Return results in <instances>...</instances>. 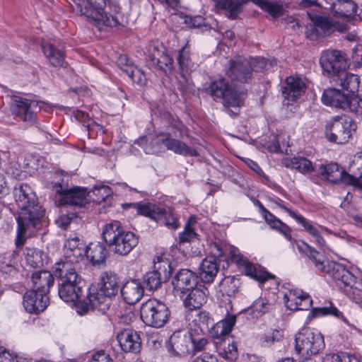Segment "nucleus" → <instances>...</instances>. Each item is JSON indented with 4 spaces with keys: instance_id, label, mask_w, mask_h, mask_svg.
Instances as JSON below:
<instances>
[{
    "instance_id": "1",
    "label": "nucleus",
    "mask_w": 362,
    "mask_h": 362,
    "mask_svg": "<svg viewBox=\"0 0 362 362\" xmlns=\"http://www.w3.org/2000/svg\"><path fill=\"white\" fill-rule=\"evenodd\" d=\"M13 194L20 209L16 218L18 223L16 245L21 246L40 223L45 210L40 205L35 194L28 185L21 184L16 187Z\"/></svg>"
},
{
    "instance_id": "2",
    "label": "nucleus",
    "mask_w": 362,
    "mask_h": 362,
    "mask_svg": "<svg viewBox=\"0 0 362 362\" xmlns=\"http://www.w3.org/2000/svg\"><path fill=\"white\" fill-rule=\"evenodd\" d=\"M357 4L351 0H337L332 3L331 11L335 18H341L343 22L332 21L322 16L313 15L308 12V16L314 25L317 36L329 35L334 31L344 33L349 29L348 23L356 20Z\"/></svg>"
},
{
    "instance_id": "3",
    "label": "nucleus",
    "mask_w": 362,
    "mask_h": 362,
    "mask_svg": "<svg viewBox=\"0 0 362 362\" xmlns=\"http://www.w3.org/2000/svg\"><path fill=\"white\" fill-rule=\"evenodd\" d=\"M72 1L73 9L93 22L99 30L107 27H117L120 24L119 8L115 6L112 13L110 4L107 5V0Z\"/></svg>"
},
{
    "instance_id": "4",
    "label": "nucleus",
    "mask_w": 362,
    "mask_h": 362,
    "mask_svg": "<svg viewBox=\"0 0 362 362\" xmlns=\"http://www.w3.org/2000/svg\"><path fill=\"white\" fill-rule=\"evenodd\" d=\"M53 273L59 279L58 293L64 301L78 303L83 293L81 276L69 263H55Z\"/></svg>"
},
{
    "instance_id": "5",
    "label": "nucleus",
    "mask_w": 362,
    "mask_h": 362,
    "mask_svg": "<svg viewBox=\"0 0 362 362\" xmlns=\"http://www.w3.org/2000/svg\"><path fill=\"white\" fill-rule=\"evenodd\" d=\"M102 236L110 250L119 255H128L138 243L134 233L125 231L118 221L105 224Z\"/></svg>"
},
{
    "instance_id": "6",
    "label": "nucleus",
    "mask_w": 362,
    "mask_h": 362,
    "mask_svg": "<svg viewBox=\"0 0 362 362\" xmlns=\"http://www.w3.org/2000/svg\"><path fill=\"white\" fill-rule=\"evenodd\" d=\"M122 207L124 209L133 207L136 209L139 214L155 220L159 224L164 225L169 229L175 230L180 226L177 217L170 208L164 209L151 203L144 204L138 203L124 204Z\"/></svg>"
},
{
    "instance_id": "7",
    "label": "nucleus",
    "mask_w": 362,
    "mask_h": 362,
    "mask_svg": "<svg viewBox=\"0 0 362 362\" xmlns=\"http://www.w3.org/2000/svg\"><path fill=\"white\" fill-rule=\"evenodd\" d=\"M207 92L214 99L220 98L223 100L224 106L237 107L243 104L245 93L239 90L237 85L231 83L225 78H221L213 81Z\"/></svg>"
},
{
    "instance_id": "8",
    "label": "nucleus",
    "mask_w": 362,
    "mask_h": 362,
    "mask_svg": "<svg viewBox=\"0 0 362 362\" xmlns=\"http://www.w3.org/2000/svg\"><path fill=\"white\" fill-rule=\"evenodd\" d=\"M325 348L324 337L320 332L310 327L302 328L295 338V350L302 357L316 355Z\"/></svg>"
},
{
    "instance_id": "9",
    "label": "nucleus",
    "mask_w": 362,
    "mask_h": 362,
    "mask_svg": "<svg viewBox=\"0 0 362 362\" xmlns=\"http://www.w3.org/2000/svg\"><path fill=\"white\" fill-rule=\"evenodd\" d=\"M332 278L346 295L362 308V282H357L355 276L343 264L334 265Z\"/></svg>"
},
{
    "instance_id": "10",
    "label": "nucleus",
    "mask_w": 362,
    "mask_h": 362,
    "mask_svg": "<svg viewBox=\"0 0 362 362\" xmlns=\"http://www.w3.org/2000/svg\"><path fill=\"white\" fill-rule=\"evenodd\" d=\"M140 315L146 325L160 328L168 321L170 312L164 303L151 298L141 304Z\"/></svg>"
},
{
    "instance_id": "11",
    "label": "nucleus",
    "mask_w": 362,
    "mask_h": 362,
    "mask_svg": "<svg viewBox=\"0 0 362 362\" xmlns=\"http://www.w3.org/2000/svg\"><path fill=\"white\" fill-rule=\"evenodd\" d=\"M320 64L324 70L327 72L329 81L338 76L343 71L349 68L346 54L339 50H328L322 54L320 59Z\"/></svg>"
},
{
    "instance_id": "12",
    "label": "nucleus",
    "mask_w": 362,
    "mask_h": 362,
    "mask_svg": "<svg viewBox=\"0 0 362 362\" xmlns=\"http://www.w3.org/2000/svg\"><path fill=\"white\" fill-rule=\"evenodd\" d=\"M356 124L349 118L334 119L326 128V136L329 141L337 144L348 142Z\"/></svg>"
},
{
    "instance_id": "13",
    "label": "nucleus",
    "mask_w": 362,
    "mask_h": 362,
    "mask_svg": "<svg viewBox=\"0 0 362 362\" xmlns=\"http://www.w3.org/2000/svg\"><path fill=\"white\" fill-rule=\"evenodd\" d=\"M53 190L60 195L59 204L61 205H71L76 206H85L88 202V193L83 187H74L72 188H64L59 182L54 183Z\"/></svg>"
},
{
    "instance_id": "14",
    "label": "nucleus",
    "mask_w": 362,
    "mask_h": 362,
    "mask_svg": "<svg viewBox=\"0 0 362 362\" xmlns=\"http://www.w3.org/2000/svg\"><path fill=\"white\" fill-rule=\"evenodd\" d=\"M42 102L27 98H16L12 104V111L28 125L36 123V114L41 110Z\"/></svg>"
},
{
    "instance_id": "15",
    "label": "nucleus",
    "mask_w": 362,
    "mask_h": 362,
    "mask_svg": "<svg viewBox=\"0 0 362 362\" xmlns=\"http://www.w3.org/2000/svg\"><path fill=\"white\" fill-rule=\"evenodd\" d=\"M226 75L231 81L248 83L252 78V68L250 61L243 57H236L228 62L226 67Z\"/></svg>"
},
{
    "instance_id": "16",
    "label": "nucleus",
    "mask_w": 362,
    "mask_h": 362,
    "mask_svg": "<svg viewBox=\"0 0 362 362\" xmlns=\"http://www.w3.org/2000/svg\"><path fill=\"white\" fill-rule=\"evenodd\" d=\"M155 270L148 272L144 277V282L150 291L156 290L160 287L162 279L165 281L169 279L171 275L172 268L168 259L163 260L158 258L155 262Z\"/></svg>"
},
{
    "instance_id": "17",
    "label": "nucleus",
    "mask_w": 362,
    "mask_h": 362,
    "mask_svg": "<svg viewBox=\"0 0 362 362\" xmlns=\"http://www.w3.org/2000/svg\"><path fill=\"white\" fill-rule=\"evenodd\" d=\"M110 304V298L99 290L90 291L86 300L78 301L76 304L77 312L80 315L86 313L90 309H98L105 312Z\"/></svg>"
},
{
    "instance_id": "18",
    "label": "nucleus",
    "mask_w": 362,
    "mask_h": 362,
    "mask_svg": "<svg viewBox=\"0 0 362 362\" xmlns=\"http://www.w3.org/2000/svg\"><path fill=\"white\" fill-rule=\"evenodd\" d=\"M191 333L177 330L170 337L167 349L173 356L182 357L190 353Z\"/></svg>"
},
{
    "instance_id": "19",
    "label": "nucleus",
    "mask_w": 362,
    "mask_h": 362,
    "mask_svg": "<svg viewBox=\"0 0 362 362\" xmlns=\"http://www.w3.org/2000/svg\"><path fill=\"white\" fill-rule=\"evenodd\" d=\"M87 252V246L78 238H69L64 249V258L57 263H69L73 268L75 264L83 259Z\"/></svg>"
},
{
    "instance_id": "20",
    "label": "nucleus",
    "mask_w": 362,
    "mask_h": 362,
    "mask_svg": "<svg viewBox=\"0 0 362 362\" xmlns=\"http://www.w3.org/2000/svg\"><path fill=\"white\" fill-rule=\"evenodd\" d=\"M49 298L47 293L38 292L32 289L23 296V305L30 313H38L47 307Z\"/></svg>"
},
{
    "instance_id": "21",
    "label": "nucleus",
    "mask_w": 362,
    "mask_h": 362,
    "mask_svg": "<svg viewBox=\"0 0 362 362\" xmlns=\"http://www.w3.org/2000/svg\"><path fill=\"white\" fill-rule=\"evenodd\" d=\"M230 257L232 262L244 268V272L247 276H250L262 283L265 282L271 277L268 273L259 274L256 267L252 265L247 258L239 252L238 250L232 249L230 252Z\"/></svg>"
},
{
    "instance_id": "22",
    "label": "nucleus",
    "mask_w": 362,
    "mask_h": 362,
    "mask_svg": "<svg viewBox=\"0 0 362 362\" xmlns=\"http://www.w3.org/2000/svg\"><path fill=\"white\" fill-rule=\"evenodd\" d=\"M120 293L125 303L134 305L143 297L144 288L139 280L132 279L121 286Z\"/></svg>"
},
{
    "instance_id": "23",
    "label": "nucleus",
    "mask_w": 362,
    "mask_h": 362,
    "mask_svg": "<svg viewBox=\"0 0 362 362\" xmlns=\"http://www.w3.org/2000/svg\"><path fill=\"white\" fill-rule=\"evenodd\" d=\"M305 83L300 77H288L282 90L284 99L288 100L287 104L296 101L305 92Z\"/></svg>"
},
{
    "instance_id": "24",
    "label": "nucleus",
    "mask_w": 362,
    "mask_h": 362,
    "mask_svg": "<svg viewBox=\"0 0 362 362\" xmlns=\"http://www.w3.org/2000/svg\"><path fill=\"white\" fill-rule=\"evenodd\" d=\"M172 284L176 290L185 293L197 286V276L189 269H181L174 276Z\"/></svg>"
},
{
    "instance_id": "25",
    "label": "nucleus",
    "mask_w": 362,
    "mask_h": 362,
    "mask_svg": "<svg viewBox=\"0 0 362 362\" xmlns=\"http://www.w3.org/2000/svg\"><path fill=\"white\" fill-rule=\"evenodd\" d=\"M118 343L124 352H138L141 348V339L136 332L132 329H124L117 337Z\"/></svg>"
},
{
    "instance_id": "26",
    "label": "nucleus",
    "mask_w": 362,
    "mask_h": 362,
    "mask_svg": "<svg viewBox=\"0 0 362 362\" xmlns=\"http://www.w3.org/2000/svg\"><path fill=\"white\" fill-rule=\"evenodd\" d=\"M214 339V346L219 356L226 360L234 361L238 358V349L230 337Z\"/></svg>"
},
{
    "instance_id": "27",
    "label": "nucleus",
    "mask_w": 362,
    "mask_h": 362,
    "mask_svg": "<svg viewBox=\"0 0 362 362\" xmlns=\"http://www.w3.org/2000/svg\"><path fill=\"white\" fill-rule=\"evenodd\" d=\"M218 270L217 259L214 256L206 257L199 267V276L202 282L209 284L214 281Z\"/></svg>"
},
{
    "instance_id": "28",
    "label": "nucleus",
    "mask_w": 362,
    "mask_h": 362,
    "mask_svg": "<svg viewBox=\"0 0 362 362\" xmlns=\"http://www.w3.org/2000/svg\"><path fill=\"white\" fill-rule=\"evenodd\" d=\"M303 245L306 247V255L314 263L316 269L322 272L328 273L332 277L334 265L340 264L329 262L319 252L305 242H303Z\"/></svg>"
},
{
    "instance_id": "29",
    "label": "nucleus",
    "mask_w": 362,
    "mask_h": 362,
    "mask_svg": "<svg viewBox=\"0 0 362 362\" xmlns=\"http://www.w3.org/2000/svg\"><path fill=\"white\" fill-rule=\"evenodd\" d=\"M163 143L168 150L173 151L174 153L182 156H196L197 153L196 150L188 146L185 143L178 139L170 137L157 136L155 143Z\"/></svg>"
},
{
    "instance_id": "30",
    "label": "nucleus",
    "mask_w": 362,
    "mask_h": 362,
    "mask_svg": "<svg viewBox=\"0 0 362 362\" xmlns=\"http://www.w3.org/2000/svg\"><path fill=\"white\" fill-rule=\"evenodd\" d=\"M348 95L339 89L332 88L324 90L321 100L323 104L343 110L347 106Z\"/></svg>"
},
{
    "instance_id": "31",
    "label": "nucleus",
    "mask_w": 362,
    "mask_h": 362,
    "mask_svg": "<svg viewBox=\"0 0 362 362\" xmlns=\"http://www.w3.org/2000/svg\"><path fill=\"white\" fill-rule=\"evenodd\" d=\"M32 289L38 292L48 293L54 284L53 274L47 270H41L32 274Z\"/></svg>"
},
{
    "instance_id": "32",
    "label": "nucleus",
    "mask_w": 362,
    "mask_h": 362,
    "mask_svg": "<svg viewBox=\"0 0 362 362\" xmlns=\"http://www.w3.org/2000/svg\"><path fill=\"white\" fill-rule=\"evenodd\" d=\"M335 86L341 87L350 93H354L358 91L360 84L359 76L356 74L346 72V70L340 74L338 76H334L330 81Z\"/></svg>"
},
{
    "instance_id": "33",
    "label": "nucleus",
    "mask_w": 362,
    "mask_h": 362,
    "mask_svg": "<svg viewBox=\"0 0 362 362\" xmlns=\"http://www.w3.org/2000/svg\"><path fill=\"white\" fill-rule=\"evenodd\" d=\"M42 51L49 64L55 67L63 66L65 64L64 52L62 46H56L52 43L42 45Z\"/></svg>"
},
{
    "instance_id": "34",
    "label": "nucleus",
    "mask_w": 362,
    "mask_h": 362,
    "mask_svg": "<svg viewBox=\"0 0 362 362\" xmlns=\"http://www.w3.org/2000/svg\"><path fill=\"white\" fill-rule=\"evenodd\" d=\"M206 289H202L198 287L191 288L187 295L183 299L184 305L190 310H197L202 307L206 300Z\"/></svg>"
},
{
    "instance_id": "35",
    "label": "nucleus",
    "mask_w": 362,
    "mask_h": 362,
    "mask_svg": "<svg viewBox=\"0 0 362 362\" xmlns=\"http://www.w3.org/2000/svg\"><path fill=\"white\" fill-rule=\"evenodd\" d=\"M119 288V278L114 273H104L100 277V290L110 298L115 296Z\"/></svg>"
},
{
    "instance_id": "36",
    "label": "nucleus",
    "mask_w": 362,
    "mask_h": 362,
    "mask_svg": "<svg viewBox=\"0 0 362 362\" xmlns=\"http://www.w3.org/2000/svg\"><path fill=\"white\" fill-rule=\"evenodd\" d=\"M257 204L262 210V213L266 222L270 226V227L282 233L288 240L292 242L293 239L290 233V228L288 226L267 211L259 201H257Z\"/></svg>"
},
{
    "instance_id": "37",
    "label": "nucleus",
    "mask_w": 362,
    "mask_h": 362,
    "mask_svg": "<svg viewBox=\"0 0 362 362\" xmlns=\"http://www.w3.org/2000/svg\"><path fill=\"white\" fill-rule=\"evenodd\" d=\"M236 322V315L228 313L225 317L218 322L211 329V334L213 338L228 337Z\"/></svg>"
},
{
    "instance_id": "38",
    "label": "nucleus",
    "mask_w": 362,
    "mask_h": 362,
    "mask_svg": "<svg viewBox=\"0 0 362 362\" xmlns=\"http://www.w3.org/2000/svg\"><path fill=\"white\" fill-rule=\"evenodd\" d=\"M107 255L108 252L103 243H90L87 247L86 257L94 265L104 263Z\"/></svg>"
},
{
    "instance_id": "39",
    "label": "nucleus",
    "mask_w": 362,
    "mask_h": 362,
    "mask_svg": "<svg viewBox=\"0 0 362 362\" xmlns=\"http://www.w3.org/2000/svg\"><path fill=\"white\" fill-rule=\"evenodd\" d=\"M148 59L152 65L165 72L172 68L173 59L163 51L153 48V52L149 54Z\"/></svg>"
},
{
    "instance_id": "40",
    "label": "nucleus",
    "mask_w": 362,
    "mask_h": 362,
    "mask_svg": "<svg viewBox=\"0 0 362 362\" xmlns=\"http://www.w3.org/2000/svg\"><path fill=\"white\" fill-rule=\"evenodd\" d=\"M283 163L286 167L297 170L303 174L310 173L314 171L313 163L305 157L286 158Z\"/></svg>"
},
{
    "instance_id": "41",
    "label": "nucleus",
    "mask_w": 362,
    "mask_h": 362,
    "mask_svg": "<svg viewBox=\"0 0 362 362\" xmlns=\"http://www.w3.org/2000/svg\"><path fill=\"white\" fill-rule=\"evenodd\" d=\"M24 255L27 265L30 267L38 268L47 263V255L40 250L26 248Z\"/></svg>"
},
{
    "instance_id": "42",
    "label": "nucleus",
    "mask_w": 362,
    "mask_h": 362,
    "mask_svg": "<svg viewBox=\"0 0 362 362\" xmlns=\"http://www.w3.org/2000/svg\"><path fill=\"white\" fill-rule=\"evenodd\" d=\"M177 59L181 77L185 78V75L194 69V64L191 60L189 50L187 46L180 50Z\"/></svg>"
},
{
    "instance_id": "43",
    "label": "nucleus",
    "mask_w": 362,
    "mask_h": 362,
    "mask_svg": "<svg viewBox=\"0 0 362 362\" xmlns=\"http://www.w3.org/2000/svg\"><path fill=\"white\" fill-rule=\"evenodd\" d=\"M344 170L337 163H331L322 165L320 168V173L331 182L337 183L341 177Z\"/></svg>"
},
{
    "instance_id": "44",
    "label": "nucleus",
    "mask_w": 362,
    "mask_h": 362,
    "mask_svg": "<svg viewBox=\"0 0 362 362\" xmlns=\"http://www.w3.org/2000/svg\"><path fill=\"white\" fill-rule=\"evenodd\" d=\"M271 308L272 305L267 300L259 298L248 308L247 312L252 318H259L269 312Z\"/></svg>"
},
{
    "instance_id": "45",
    "label": "nucleus",
    "mask_w": 362,
    "mask_h": 362,
    "mask_svg": "<svg viewBox=\"0 0 362 362\" xmlns=\"http://www.w3.org/2000/svg\"><path fill=\"white\" fill-rule=\"evenodd\" d=\"M259 6L265 12L268 13L273 18H277L284 15V8L282 4L276 2L260 0Z\"/></svg>"
},
{
    "instance_id": "46",
    "label": "nucleus",
    "mask_w": 362,
    "mask_h": 362,
    "mask_svg": "<svg viewBox=\"0 0 362 362\" xmlns=\"http://www.w3.org/2000/svg\"><path fill=\"white\" fill-rule=\"evenodd\" d=\"M185 127L183 124L177 119L169 116L167 126V137L181 138L182 137Z\"/></svg>"
},
{
    "instance_id": "47",
    "label": "nucleus",
    "mask_w": 362,
    "mask_h": 362,
    "mask_svg": "<svg viewBox=\"0 0 362 362\" xmlns=\"http://www.w3.org/2000/svg\"><path fill=\"white\" fill-rule=\"evenodd\" d=\"M89 202L100 204L105 202L111 193V189L107 186L95 187L92 191L88 192Z\"/></svg>"
},
{
    "instance_id": "48",
    "label": "nucleus",
    "mask_w": 362,
    "mask_h": 362,
    "mask_svg": "<svg viewBox=\"0 0 362 362\" xmlns=\"http://www.w3.org/2000/svg\"><path fill=\"white\" fill-rule=\"evenodd\" d=\"M285 211L293 218H294L298 223L302 225L304 228V230L309 233L313 238L317 236L320 233L317 229L313 226L303 216L297 214L296 212L292 211L288 208H284Z\"/></svg>"
},
{
    "instance_id": "49",
    "label": "nucleus",
    "mask_w": 362,
    "mask_h": 362,
    "mask_svg": "<svg viewBox=\"0 0 362 362\" xmlns=\"http://www.w3.org/2000/svg\"><path fill=\"white\" fill-rule=\"evenodd\" d=\"M304 295L305 293L302 291H291L284 296L287 307L290 310H300Z\"/></svg>"
},
{
    "instance_id": "50",
    "label": "nucleus",
    "mask_w": 362,
    "mask_h": 362,
    "mask_svg": "<svg viewBox=\"0 0 362 362\" xmlns=\"http://www.w3.org/2000/svg\"><path fill=\"white\" fill-rule=\"evenodd\" d=\"M247 0H227L226 4H218L219 6L228 9V16L231 19L237 18L242 10V6Z\"/></svg>"
},
{
    "instance_id": "51",
    "label": "nucleus",
    "mask_w": 362,
    "mask_h": 362,
    "mask_svg": "<svg viewBox=\"0 0 362 362\" xmlns=\"http://www.w3.org/2000/svg\"><path fill=\"white\" fill-rule=\"evenodd\" d=\"M251 64L252 73L253 71H259L263 70H269L274 66L277 65L276 59H267L263 57H258L249 60Z\"/></svg>"
},
{
    "instance_id": "52",
    "label": "nucleus",
    "mask_w": 362,
    "mask_h": 362,
    "mask_svg": "<svg viewBox=\"0 0 362 362\" xmlns=\"http://www.w3.org/2000/svg\"><path fill=\"white\" fill-rule=\"evenodd\" d=\"M313 317H322L325 315H333L338 318L342 317L341 313L332 305L329 307L315 308L311 311Z\"/></svg>"
},
{
    "instance_id": "53",
    "label": "nucleus",
    "mask_w": 362,
    "mask_h": 362,
    "mask_svg": "<svg viewBox=\"0 0 362 362\" xmlns=\"http://www.w3.org/2000/svg\"><path fill=\"white\" fill-rule=\"evenodd\" d=\"M74 117L79 122L83 123V126L87 127L89 131H90L94 127L98 129H102L99 124L92 119L89 115L83 110H77L74 112Z\"/></svg>"
},
{
    "instance_id": "54",
    "label": "nucleus",
    "mask_w": 362,
    "mask_h": 362,
    "mask_svg": "<svg viewBox=\"0 0 362 362\" xmlns=\"http://www.w3.org/2000/svg\"><path fill=\"white\" fill-rule=\"evenodd\" d=\"M238 279L232 276H227L221 281V286L223 291L230 296L238 291Z\"/></svg>"
},
{
    "instance_id": "55",
    "label": "nucleus",
    "mask_w": 362,
    "mask_h": 362,
    "mask_svg": "<svg viewBox=\"0 0 362 362\" xmlns=\"http://www.w3.org/2000/svg\"><path fill=\"white\" fill-rule=\"evenodd\" d=\"M347 106L343 110H349L358 115H362V99L348 95Z\"/></svg>"
},
{
    "instance_id": "56",
    "label": "nucleus",
    "mask_w": 362,
    "mask_h": 362,
    "mask_svg": "<svg viewBox=\"0 0 362 362\" xmlns=\"http://www.w3.org/2000/svg\"><path fill=\"white\" fill-rule=\"evenodd\" d=\"M134 83L142 86L146 85L147 79L144 72L135 66L131 71L127 74Z\"/></svg>"
},
{
    "instance_id": "57",
    "label": "nucleus",
    "mask_w": 362,
    "mask_h": 362,
    "mask_svg": "<svg viewBox=\"0 0 362 362\" xmlns=\"http://www.w3.org/2000/svg\"><path fill=\"white\" fill-rule=\"evenodd\" d=\"M339 181L362 190V176L358 178L344 170Z\"/></svg>"
},
{
    "instance_id": "58",
    "label": "nucleus",
    "mask_w": 362,
    "mask_h": 362,
    "mask_svg": "<svg viewBox=\"0 0 362 362\" xmlns=\"http://www.w3.org/2000/svg\"><path fill=\"white\" fill-rule=\"evenodd\" d=\"M192 218L189 221L185 227V230L180 235V243L190 242L196 238L197 233L192 227Z\"/></svg>"
},
{
    "instance_id": "59",
    "label": "nucleus",
    "mask_w": 362,
    "mask_h": 362,
    "mask_svg": "<svg viewBox=\"0 0 362 362\" xmlns=\"http://www.w3.org/2000/svg\"><path fill=\"white\" fill-rule=\"evenodd\" d=\"M190 344H192L193 351L199 352L205 349V347L209 344V341L206 337H194L191 334Z\"/></svg>"
},
{
    "instance_id": "60",
    "label": "nucleus",
    "mask_w": 362,
    "mask_h": 362,
    "mask_svg": "<svg viewBox=\"0 0 362 362\" xmlns=\"http://www.w3.org/2000/svg\"><path fill=\"white\" fill-rule=\"evenodd\" d=\"M117 64L119 68L127 74L135 66L126 54L119 55Z\"/></svg>"
},
{
    "instance_id": "61",
    "label": "nucleus",
    "mask_w": 362,
    "mask_h": 362,
    "mask_svg": "<svg viewBox=\"0 0 362 362\" xmlns=\"http://www.w3.org/2000/svg\"><path fill=\"white\" fill-rule=\"evenodd\" d=\"M184 23L188 25L189 28H199L204 25L205 19L201 16H185L183 18Z\"/></svg>"
},
{
    "instance_id": "62",
    "label": "nucleus",
    "mask_w": 362,
    "mask_h": 362,
    "mask_svg": "<svg viewBox=\"0 0 362 362\" xmlns=\"http://www.w3.org/2000/svg\"><path fill=\"white\" fill-rule=\"evenodd\" d=\"M282 337L279 330L274 329L272 332L264 335L262 338V341L264 346H268L272 345L274 341H280Z\"/></svg>"
},
{
    "instance_id": "63",
    "label": "nucleus",
    "mask_w": 362,
    "mask_h": 362,
    "mask_svg": "<svg viewBox=\"0 0 362 362\" xmlns=\"http://www.w3.org/2000/svg\"><path fill=\"white\" fill-rule=\"evenodd\" d=\"M90 362H113V360L105 351H99L92 355Z\"/></svg>"
},
{
    "instance_id": "64",
    "label": "nucleus",
    "mask_w": 362,
    "mask_h": 362,
    "mask_svg": "<svg viewBox=\"0 0 362 362\" xmlns=\"http://www.w3.org/2000/svg\"><path fill=\"white\" fill-rule=\"evenodd\" d=\"M74 218H76L74 214L63 215L57 219L56 223L60 228L66 229Z\"/></svg>"
}]
</instances>
